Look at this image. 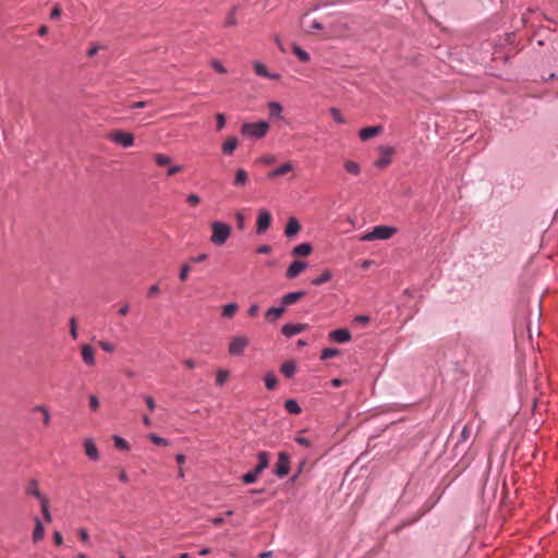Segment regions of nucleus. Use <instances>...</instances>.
<instances>
[{"instance_id":"1","label":"nucleus","mask_w":558,"mask_h":558,"mask_svg":"<svg viewBox=\"0 0 558 558\" xmlns=\"http://www.w3.org/2000/svg\"><path fill=\"white\" fill-rule=\"evenodd\" d=\"M211 236L210 241L213 244L221 246L223 245L231 234V227L221 221H214L211 223Z\"/></svg>"},{"instance_id":"2","label":"nucleus","mask_w":558,"mask_h":558,"mask_svg":"<svg viewBox=\"0 0 558 558\" xmlns=\"http://www.w3.org/2000/svg\"><path fill=\"white\" fill-rule=\"evenodd\" d=\"M397 233V228L388 226H376L371 232L361 235L360 241L388 240Z\"/></svg>"},{"instance_id":"3","label":"nucleus","mask_w":558,"mask_h":558,"mask_svg":"<svg viewBox=\"0 0 558 558\" xmlns=\"http://www.w3.org/2000/svg\"><path fill=\"white\" fill-rule=\"evenodd\" d=\"M347 32V26L339 20L326 22L325 32L320 34L319 38L323 40L335 39L343 36Z\"/></svg>"},{"instance_id":"4","label":"nucleus","mask_w":558,"mask_h":558,"mask_svg":"<svg viewBox=\"0 0 558 558\" xmlns=\"http://www.w3.org/2000/svg\"><path fill=\"white\" fill-rule=\"evenodd\" d=\"M258 463L254 470L243 475L242 480L245 484L254 483L258 475L268 466L269 456L266 451H262L257 454Z\"/></svg>"},{"instance_id":"5","label":"nucleus","mask_w":558,"mask_h":558,"mask_svg":"<svg viewBox=\"0 0 558 558\" xmlns=\"http://www.w3.org/2000/svg\"><path fill=\"white\" fill-rule=\"evenodd\" d=\"M269 130V124L265 121L257 123H244L241 128V132L245 136L262 138L266 135Z\"/></svg>"},{"instance_id":"6","label":"nucleus","mask_w":558,"mask_h":558,"mask_svg":"<svg viewBox=\"0 0 558 558\" xmlns=\"http://www.w3.org/2000/svg\"><path fill=\"white\" fill-rule=\"evenodd\" d=\"M248 339L245 336H235L231 339L228 345V352L231 355L240 356L244 353L245 349L248 347Z\"/></svg>"},{"instance_id":"7","label":"nucleus","mask_w":558,"mask_h":558,"mask_svg":"<svg viewBox=\"0 0 558 558\" xmlns=\"http://www.w3.org/2000/svg\"><path fill=\"white\" fill-rule=\"evenodd\" d=\"M271 221H272V217H271L270 213L265 208L259 209L257 221H256V232L258 234L265 233L271 226Z\"/></svg>"},{"instance_id":"8","label":"nucleus","mask_w":558,"mask_h":558,"mask_svg":"<svg viewBox=\"0 0 558 558\" xmlns=\"http://www.w3.org/2000/svg\"><path fill=\"white\" fill-rule=\"evenodd\" d=\"M110 141L122 147H131L134 144V136L123 131H114L109 135Z\"/></svg>"},{"instance_id":"9","label":"nucleus","mask_w":558,"mask_h":558,"mask_svg":"<svg viewBox=\"0 0 558 558\" xmlns=\"http://www.w3.org/2000/svg\"><path fill=\"white\" fill-rule=\"evenodd\" d=\"M290 471V459L286 452H279L275 473L279 477H284Z\"/></svg>"},{"instance_id":"10","label":"nucleus","mask_w":558,"mask_h":558,"mask_svg":"<svg viewBox=\"0 0 558 558\" xmlns=\"http://www.w3.org/2000/svg\"><path fill=\"white\" fill-rule=\"evenodd\" d=\"M379 151L381 157L376 161L379 168H386L391 162V156L395 154V148L390 146H380Z\"/></svg>"},{"instance_id":"11","label":"nucleus","mask_w":558,"mask_h":558,"mask_svg":"<svg viewBox=\"0 0 558 558\" xmlns=\"http://www.w3.org/2000/svg\"><path fill=\"white\" fill-rule=\"evenodd\" d=\"M307 264L302 260H294L287 269L286 277L288 279L296 278L305 268Z\"/></svg>"},{"instance_id":"12","label":"nucleus","mask_w":558,"mask_h":558,"mask_svg":"<svg viewBox=\"0 0 558 558\" xmlns=\"http://www.w3.org/2000/svg\"><path fill=\"white\" fill-rule=\"evenodd\" d=\"M82 360L87 366H94L96 363L95 360V350L89 344H83L81 347Z\"/></svg>"},{"instance_id":"13","label":"nucleus","mask_w":558,"mask_h":558,"mask_svg":"<svg viewBox=\"0 0 558 558\" xmlns=\"http://www.w3.org/2000/svg\"><path fill=\"white\" fill-rule=\"evenodd\" d=\"M306 324H286L282 326L281 332L286 337L290 338L294 335L302 332L303 330L306 329Z\"/></svg>"},{"instance_id":"14","label":"nucleus","mask_w":558,"mask_h":558,"mask_svg":"<svg viewBox=\"0 0 558 558\" xmlns=\"http://www.w3.org/2000/svg\"><path fill=\"white\" fill-rule=\"evenodd\" d=\"M330 340L339 343L348 342L351 339V333L345 328H340L331 331L329 333Z\"/></svg>"},{"instance_id":"15","label":"nucleus","mask_w":558,"mask_h":558,"mask_svg":"<svg viewBox=\"0 0 558 558\" xmlns=\"http://www.w3.org/2000/svg\"><path fill=\"white\" fill-rule=\"evenodd\" d=\"M383 131V128L380 125L376 126H368L361 129L359 132V136L362 141H368L377 135H379Z\"/></svg>"},{"instance_id":"16","label":"nucleus","mask_w":558,"mask_h":558,"mask_svg":"<svg viewBox=\"0 0 558 558\" xmlns=\"http://www.w3.org/2000/svg\"><path fill=\"white\" fill-rule=\"evenodd\" d=\"M305 294H306L305 291H295V292H290V293L284 294L281 299L282 306L286 308L287 306H290V305L296 303Z\"/></svg>"},{"instance_id":"17","label":"nucleus","mask_w":558,"mask_h":558,"mask_svg":"<svg viewBox=\"0 0 558 558\" xmlns=\"http://www.w3.org/2000/svg\"><path fill=\"white\" fill-rule=\"evenodd\" d=\"M253 66H254L255 73L258 76H262V77H265V78H270V80H278L280 77V75L277 74V73H270L267 70V68L263 63H260L258 61L253 62Z\"/></svg>"},{"instance_id":"18","label":"nucleus","mask_w":558,"mask_h":558,"mask_svg":"<svg viewBox=\"0 0 558 558\" xmlns=\"http://www.w3.org/2000/svg\"><path fill=\"white\" fill-rule=\"evenodd\" d=\"M300 230H301L300 222L298 221L296 218L291 217L288 220V223L286 226L284 234H286L287 238H293V236H295L300 232Z\"/></svg>"},{"instance_id":"19","label":"nucleus","mask_w":558,"mask_h":558,"mask_svg":"<svg viewBox=\"0 0 558 558\" xmlns=\"http://www.w3.org/2000/svg\"><path fill=\"white\" fill-rule=\"evenodd\" d=\"M83 445H84L85 454L90 460L97 461L99 459V452H98V449L95 446L94 441L92 439H85Z\"/></svg>"},{"instance_id":"20","label":"nucleus","mask_w":558,"mask_h":558,"mask_svg":"<svg viewBox=\"0 0 558 558\" xmlns=\"http://www.w3.org/2000/svg\"><path fill=\"white\" fill-rule=\"evenodd\" d=\"M292 170H293V165L289 161V162H286V163L281 165L278 168H276L275 170L269 171L267 173V178L268 179H274V178H277V177H280V175H284V174H287L288 172H290Z\"/></svg>"},{"instance_id":"21","label":"nucleus","mask_w":558,"mask_h":558,"mask_svg":"<svg viewBox=\"0 0 558 558\" xmlns=\"http://www.w3.org/2000/svg\"><path fill=\"white\" fill-rule=\"evenodd\" d=\"M26 493L28 495H32L34 496L35 498H37L39 500V502L43 501V499H47L39 490V487H38V482L36 480H31L28 482V485H27V488H26Z\"/></svg>"},{"instance_id":"22","label":"nucleus","mask_w":558,"mask_h":558,"mask_svg":"<svg viewBox=\"0 0 558 558\" xmlns=\"http://www.w3.org/2000/svg\"><path fill=\"white\" fill-rule=\"evenodd\" d=\"M286 312V308L283 306H280V307H270L266 313H265V318L270 322V323H274L276 322L277 319H279L283 313Z\"/></svg>"},{"instance_id":"23","label":"nucleus","mask_w":558,"mask_h":558,"mask_svg":"<svg viewBox=\"0 0 558 558\" xmlns=\"http://www.w3.org/2000/svg\"><path fill=\"white\" fill-rule=\"evenodd\" d=\"M248 181V173L245 169L243 168H239L236 171H235V175H234V180H233V185L234 186H244Z\"/></svg>"},{"instance_id":"24","label":"nucleus","mask_w":558,"mask_h":558,"mask_svg":"<svg viewBox=\"0 0 558 558\" xmlns=\"http://www.w3.org/2000/svg\"><path fill=\"white\" fill-rule=\"evenodd\" d=\"M238 10H239V7L234 5L228 11V14H227V17H226V21L223 24L225 27L230 28V27H234L238 25V20H236Z\"/></svg>"},{"instance_id":"25","label":"nucleus","mask_w":558,"mask_h":558,"mask_svg":"<svg viewBox=\"0 0 558 558\" xmlns=\"http://www.w3.org/2000/svg\"><path fill=\"white\" fill-rule=\"evenodd\" d=\"M238 147V140L234 136H230L222 144V153L225 155H232L235 148Z\"/></svg>"},{"instance_id":"26","label":"nucleus","mask_w":558,"mask_h":558,"mask_svg":"<svg viewBox=\"0 0 558 558\" xmlns=\"http://www.w3.org/2000/svg\"><path fill=\"white\" fill-rule=\"evenodd\" d=\"M312 252V246L308 243H301L293 247L292 255L295 257L307 256Z\"/></svg>"},{"instance_id":"27","label":"nucleus","mask_w":558,"mask_h":558,"mask_svg":"<svg viewBox=\"0 0 558 558\" xmlns=\"http://www.w3.org/2000/svg\"><path fill=\"white\" fill-rule=\"evenodd\" d=\"M44 535H45L44 525H43L41 521L38 518H36L35 519V529L33 531V542L34 543L40 542L44 538Z\"/></svg>"},{"instance_id":"28","label":"nucleus","mask_w":558,"mask_h":558,"mask_svg":"<svg viewBox=\"0 0 558 558\" xmlns=\"http://www.w3.org/2000/svg\"><path fill=\"white\" fill-rule=\"evenodd\" d=\"M332 278V274L329 269H325L318 277L312 280V284L322 286L328 282Z\"/></svg>"},{"instance_id":"29","label":"nucleus","mask_w":558,"mask_h":558,"mask_svg":"<svg viewBox=\"0 0 558 558\" xmlns=\"http://www.w3.org/2000/svg\"><path fill=\"white\" fill-rule=\"evenodd\" d=\"M326 23H323L317 20H313L307 27L305 28V33L307 34H314L316 31H320L322 33L325 32Z\"/></svg>"},{"instance_id":"30","label":"nucleus","mask_w":558,"mask_h":558,"mask_svg":"<svg viewBox=\"0 0 558 558\" xmlns=\"http://www.w3.org/2000/svg\"><path fill=\"white\" fill-rule=\"evenodd\" d=\"M343 167L348 173L353 175H357L361 172L360 165L353 160H347Z\"/></svg>"},{"instance_id":"31","label":"nucleus","mask_w":558,"mask_h":558,"mask_svg":"<svg viewBox=\"0 0 558 558\" xmlns=\"http://www.w3.org/2000/svg\"><path fill=\"white\" fill-rule=\"evenodd\" d=\"M269 114L278 119H282V106L279 102L271 101L268 104Z\"/></svg>"},{"instance_id":"32","label":"nucleus","mask_w":558,"mask_h":558,"mask_svg":"<svg viewBox=\"0 0 558 558\" xmlns=\"http://www.w3.org/2000/svg\"><path fill=\"white\" fill-rule=\"evenodd\" d=\"M292 51L302 62H308L311 59L310 54L296 44L292 46Z\"/></svg>"},{"instance_id":"33","label":"nucleus","mask_w":558,"mask_h":558,"mask_svg":"<svg viewBox=\"0 0 558 558\" xmlns=\"http://www.w3.org/2000/svg\"><path fill=\"white\" fill-rule=\"evenodd\" d=\"M238 311V305L235 303H229L222 307V317L232 318Z\"/></svg>"},{"instance_id":"34","label":"nucleus","mask_w":558,"mask_h":558,"mask_svg":"<svg viewBox=\"0 0 558 558\" xmlns=\"http://www.w3.org/2000/svg\"><path fill=\"white\" fill-rule=\"evenodd\" d=\"M280 371L286 377L290 378L295 373V364L291 361L286 362L281 365Z\"/></svg>"},{"instance_id":"35","label":"nucleus","mask_w":558,"mask_h":558,"mask_svg":"<svg viewBox=\"0 0 558 558\" xmlns=\"http://www.w3.org/2000/svg\"><path fill=\"white\" fill-rule=\"evenodd\" d=\"M284 408L291 414H300L302 411L299 403L292 399L286 401Z\"/></svg>"},{"instance_id":"36","label":"nucleus","mask_w":558,"mask_h":558,"mask_svg":"<svg viewBox=\"0 0 558 558\" xmlns=\"http://www.w3.org/2000/svg\"><path fill=\"white\" fill-rule=\"evenodd\" d=\"M264 380H265L266 388L269 389V390L275 389L277 384H278L276 375L274 373H271V372L266 374Z\"/></svg>"},{"instance_id":"37","label":"nucleus","mask_w":558,"mask_h":558,"mask_svg":"<svg viewBox=\"0 0 558 558\" xmlns=\"http://www.w3.org/2000/svg\"><path fill=\"white\" fill-rule=\"evenodd\" d=\"M41 505V512H43V517L44 519L47 521V522H51L52 520V517H51V513L49 511V502L47 499H43V501L40 502Z\"/></svg>"},{"instance_id":"38","label":"nucleus","mask_w":558,"mask_h":558,"mask_svg":"<svg viewBox=\"0 0 558 558\" xmlns=\"http://www.w3.org/2000/svg\"><path fill=\"white\" fill-rule=\"evenodd\" d=\"M154 159H155L156 163L160 167L168 166L171 162L170 157H168L167 155H163V154H156L154 156Z\"/></svg>"},{"instance_id":"39","label":"nucleus","mask_w":558,"mask_h":558,"mask_svg":"<svg viewBox=\"0 0 558 558\" xmlns=\"http://www.w3.org/2000/svg\"><path fill=\"white\" fill-rule=\"evenodd\" d=\"M114 447L119 450H129V444L120 436H113Z\"/></svg>"},{"instance_id":"40","label":"nucleus","mask_w":558,"mask_h":558,"mask_svg":"<svg viewBox=\"0 0 558 558\" xmlns=\"http://www.w3.org/2000/svg\"><path fill=\"white\" fill-rule=\"evenodd\" d=\"M338 354H339V350L338 349L327 348V349H324L322 351L320 359L322 360H328V359L337 356Z\"/></svg>"},{"instance_id":"41","label":"nucleus","mask_w":558,"mask_h":558,"mask_svg":"<svg viewBox=\"0 0 558 558\" xmlns=\"http://www.w3.org/2000/svg\"><path fill=\"white\" fill-rule=\"evenodd\" d=\"M228 377H229L228 371L219 369L217 372V376H216V384L219 386H222L227 381Z\"/></svg>"},{"instance_id":"42","label":"nucleus","mask_w":558,"mask_h":558,"mask_svg":"<svg viewBox=\"0 0 558 558\" xmlns=\"http://www.w3.org/2000/svg\"><path fill=\"white\" fill-rule=\"evenodd\" d=\"M98 344L105 352L108 353H112L113 351H116L117 348L114 343L106 340H100Z\"/></svg>"},{"instance_id":"43","label":"nucleus","mask_w":558,"mask_h":558,"mask_svg":"<svg viewBox=\"0 0 558 558\" xmlns=\"http://www.w3.org/2000/svg\"><path fill=\"white\" fill-rule=\"evenodd\" d=\"M148 438L157 446H168L169 441L166 438H162L156 434H149Z\"/></svg>"},{"instance_id":"44","label":"nucleus","mask_w":558,"mask_h":558,"mask_svg":"<svg viewBox=\"0 0 558 558\" xmlns=\"http://www.w3.org/2000/svg\"><path fill=\"white\" fill-rule=\"evenodd\" d=\"M190 271H191V267H190V265H189V264H183V265L181 266V270H180V274H179V279H180L181 281H186V280H187V278H189V274H190Z\"/></svg>"},{"instance_id":"45","label":"nucleus","mask_w":558,"mask_h":558,"mask_svg":"<svg viewBox=\"0 0 558 558\" xmlns=\"http://www.w3.org/2000/svg\"><path fill=\"white\" fill-rule=\"evenodd\" d=\"M329 112L336 122L344 123V118L342 117V113L339 109L332 107L330 108Z\"/></svg>"},{"instance_id":"46","label":"nucleus","mask_w":558,"mask_h":558,"mask_svg":"<svg viewBox=\"0 0 558 558\" xmlns=\"http://www.w3.org/2000/svg\"><path fill=\"white\" fill-rule=\"evenodd\" d=\"M89 408L94 412L99 409V400L95 395L89 396Z\"/></svg>"},{"instance_id":"47","label":"nucleus","mask_w":558,"mask_h":558,"mask_svg":"<svg viewBox=\"0 0 558 558\" xmlns=\"http://www.w3.org/2000/svg\"><path fill=\"white\" fill-rule=\"evenodd\" d=\"M235 220H236V226L240 230H243L244 227H245V218H244V215L240 211H238L235 214Z\"/></svg>"},{"instance_id":"48","label":"nucleus","mask_w":558,"mask_h":558,"mask_svg":"<svg viewBox=\"0 0 558 558\" xmlns=\"http://www.w3.org/2000/svg\"><path fill=\"white\" fill-rule=\"evenodd\" d=\"M210 65L219 73H226L227 70L226 68L222 65V63L218 60H211L210 62Z\"/></svg>"},{"instance_id":"49","label":"nucleus","mask_w":558,"mask_h":558,"mask_svg":"<svg viewBox=\"0 0 558 558\" xmlns=\"http://www.w3.org/2000/svg\"><path fill=\"white\" fill-rule=\"evenodd\" d=\"M70 333L73 337V339L77 338L76 319L74 317L70 319Z\"/></svg>"},{"instance_id":"50","label":"nucleus","mask_w":558,"mask_h":558,"mask_svg":"<svg viewBox=\"0 0 558 558\" xmlns=\"http://www.w3.org/2000/svg\"><path fill=\"white\" fill-rule=\"evenodd\" d=\"M144 400H145V402H146V405H147L148 410H149L150 412H153V411L156 409V403H155L154 398H153V397H150V396H145V397H144Z\"/></svg>"},{"instance_id":"51","label":"nucleus","mask_w":558,"mask_h":558,"mask_svg":"<svg viewBox=\"0 0 558 558\" xmlns=\"http://www.w3.org/2000/svg\"><path fill=\"white\" fill-rule=\"evenodd\" d=\"M187 203L192 206H197L201 202V198L196 194H190L186 198Z\"/></svg>"},{"instance_id":"52","label":"nucleus","mask_w":558,"mask_h":558,"mask_svg":"<svg viewBox=\"0 0 558 558\" xmlns=\"http://www.w3.org/2000/svg\"><path fill=\"white\" fill-rule=\"evenodd\" d=\"M216 120H217V131H220L222 130V128L225 126L226 124V118L222 113H218L216 116Z\"/></svg>"},{"instance_id":"53","label":"nucleus","mask_w":558,"mask_h":558,"mask_svg":"<svg viewBox=\"0 0 558 558\" xmlns=\"http://www.w3.org/2000/svg\"><path fill=\"white\" fill-rule=\"evenodd\" d=\"M295 441H296L299 445L304 446V447H311V445H312V442H311L307 438H305V437H303V436H301V435H298V436L295 437Z\"/></svg>"},{"instance_id":"54","label":"nucleus","mask_w":558,"mask_h":558,"mask_svg":"<svg viewBox=\"0 0 558 558\" xmlns=\"http://www.w3.org/2000/svg\"><path fill=\"white\" fill-rule=\"evenodd\" d=\"M77 533H78V536H80V538H81V541L83 543H87L88 542L89 536H88V532H87L86 529L81 527Z\"/></svg>"},{"instance_id":"55","label":"nucleus","mask_w":558,"mask_h":558,"mask_svg":"<svg viewBox=\"0 0 558 558\" xmlns=\"http://www.w3.org/2000/svg\"><path fill=\"white\" fill-rule=\"evenodd\" d=\"M208 258V255L206 253H202L197 256L191 257L190 260L193 263H203Z\"/></svg>"},{"instance_id":"56","label":"nucleus","mask_w":558,"mask_h":558,"mask_svg":"<svg viewBox=\"0 0 558 558\" xmlns=\"http://www.w3.org/2000/svg\"><path fill=\"white\" fill-rule=\"evenodd\" d=\"M60 15H61V8L59 5H54V8L52 9V11L50 13V19L57 20L60 17Z\"/></svg>"},{"instance_id":"57","label":"nucleus","mask_w":558,"mask_h":558,"mask_svg":"<svg viewBox=\"0 0 558 558\" xmlns=\"http://www.w3.org/2000/svg\"><path fill=\"white\" fill-rule=\"evenodd\" d=\"M182 170H183V167H182V166H173V167H171V168H169V169H168L167 174H168L169 177H172V175H174V174H177V173L181 172Z\"/></svg>"},{"instance_id":"58","label":"nucleus","mask_w":558,"mask_h":558,"mask_svg":"<svg viewBox=\"0 0 558 558\" xmlns=\"http://www.w3.org/2000/svg\"><path fill=\"white\" fill-rule=\"evenodd\" d=\"M37 410H40L44 413V424L48 425L50 422V414L48 410L44 407H38Z\"/></svg>"},{"instance_id":"59","label":"nucleus","mask_w":558,"mask_h":558,"mask_svg":"<svg viewBox=\"0 0 558 558\" xmlns=\"http://www.w3.org/2000/svg\"><path fill=\"white\" fill-rule=\"evenodd\" d=\"M258 310L259 307L257 304H252L247 310V315L251 317H255L258 313Z\"/></svg>"},{"instance_id":"60","label":"nucleus","mask_w":558,"mask_h":558,"mask_svg":"<svg viewBox=\"0 0 558 558\" xmlns=\"http://www.w3.org/2000/svg\"><path fill=\"white\" fill-rule=\"evenodd\" d=\"M256 252L258 254H269L271 252L270 245H260L256 248Z\"/></svg>"},{"instance_id":"61","label":"nucleus","mask_w":558,"mask_h":558,"mask_svg":"<svg viewBox=\"0 0 558 558\" xmlns=\"http://www.w3.org/2000/svg\"><path fill=\"white\" fill-rule=\"evenodd\" d=\"M260 161L266 165H271L276 161V158L272 155H266L262 157Z\"/></svg>"},{"instance_id":"62","label":"nucleus","mask_w":558,"mask_h":558,"mask_svg":"<svg viewBox=\"0 0 558 558\" xmlns=\"http://www.w3.org/2000/svg\"><path fill=\"white\" fill-rule=\"evenodd\" d=\"M100 47L98 45H93L88 50H87V56L89 58L94 57L98 51H99Z\"/></svg>"},{"instance_id":"63","label":"nucleus","mask_w":558,"mask_h":558,"mask_svg":"<svg viewBox=\"0 0 558 558\" xmlns=\"http://www.w3.org/2000/svg\"><path fill=\"white\" fill-rule=\"evenodd\" d=\"M159 293V287L158 284H153L149 289H148V296L151 298L156 294Z\"/></svg>"},{"instance_id":"64","label":"nucleus","mask_w":558,"mask_h":558,"mask_svg":"<svg viewBox=\"0 0 558 558\" xmlns=\"http://www.w3.org/2000/svg\"><path fill=\"white\" fill-rule=\"evenodd\" d=\"M53 541H54L56 545H58V546H60L62 544L63 538H62V535L60 532L56 531L53 533Z\"/></svg>"}]
</instances>
